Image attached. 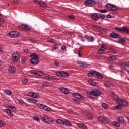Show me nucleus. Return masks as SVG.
I'll use <instances>...</instances> for the list:
<instances>
[{"label":"nucleus","mask_w":129,"mask_h":129,"mask_svg":"<svg viewBox=\"0 0 129 129\" xmlns=\"http://www.w3.org/2000/svg\"><path fill=\"white\" fill-rule=\"evenodd\" d=\"M57 75L59 76V77H68V76H69V74L63 71L58 72L57 73Z\"/></svg>","instance_id":"14"},{"label":"nucleus","mask_w":129,"mask_h":129,"mask_svg":"<svg viewBox=\"0 0 129 129\" xmlns=\"http://www.w3.org/2000/svg\"><path fill=\"white\" fill-rule=\"evenodd\" d=\"M8 109H6L5 110L6 113L9 115V116L12 117L13 116L14 114H13L12 112H14L16 111V108H15V106H8Z\"/></svg>","instance_id":"4"},{"label":"nucleus","mask_w":129,"mask_h":129,"mask_svg":"<svg viewBox=\"0 0 129 129\" xmlns=\"http://www.w3.org/2000/svg\"><path fill=\"white\" fill-rule=\"evenodd\" d=\"M54 64H55V65L56 66H59V65L60 63H59V62H58V61H55L54 62Z\"/></svg>","instance_id":"57"},{"label":"nucleus","mask_w":129,"mask_h":129,"mask_svg":"<svg viewBox=\"0 0 129 129\" xmlns=\"http://www.w3.org/2000/svg\"><path fill=\"white\" fill-rule=\"evenodd\" d=\"M33 119H34V120H36L37 121H39V120H40L39 117L36 116L33 117Z\"/></svg>","instance_id":"50"},{"label":"nucleus","mask_w":129,"mask_h":129,"mask_svg":"<svg viewBox=\"0 0 129 129\" xmlns=\"http://www.w3.org/2000/svg\"><path fill=\"white\" fill-rule=\"evenodd\" d=\"M99 17H100V18H101V19L102 20H104V19L105 18V15L101 14H99Z\"/></svg>","instance_id":"47"},{"label":"nucleus","mask_w":129,"mask_h":129,"mask_svg":"<svg viewBox=\"0 0 129 129\" xmlns=\"http://www.w3.org/2000/svg\"><path fill=\"white\" fill-rule=\"evenodd\" d=\"M19 28L21 30H25V31H30L31 30V27L27 25H21L19 26Z\"/></svg>","instance_id":"15"},{"label":"nucleus","mask_w":129,"mask_h":129,"mask_svg":"<svg viewBox=\"0 0 129 129\" xmlns=\"http://www.w3.org/2000/svg\"><path fill=\"white\" fill-rule=\"evenodd\" d=\"M85 6H95L96 3L93 0H86L84 2Z\"/></svg>","instance_id":"12"},{"label":"nucleus","mask_w":129,"mask_h":129,"mask_svg":"<svg viewBox=\"0 0 129 129\" xmlns=\"http://www.w3.org/2000/svg\"><path fill=\"white\" fill-rule=\"evenodd\" d=\"M43 110H45V111H51V109L46 105H44Z\"/></svg>","instance_id":"30"},{"label":"nucleus","mask_w":129,"mask_h":129,"mask_svg":"<svg viewBox=\"0 0 129 129\" xmlns=\"http://www.w3.org/2000/svg\"><path fill=\"white\" fill-rule=\"evenodd\" d=\"M30 42H31V43H33V44H36L38 43L37 41H35L33 39H30Z\"/></svg>","instance_id":"52"},{"label":"nucleus","mask_w":129,"mask_h":129,"mask_svg":"<svg viewBox=\"0 0 129 129\" xmlns=\"http://www.w3.org/2000/svg\"><path fill=\"white\" fill-rule=\"evenodd\" d=\"M68 18L70 20H74V19H75V16L73 15H71L68 16Z\"/></svg>","instance_id":"46"},{"label":"nucleus","mask_w":129,"mask_h":129,"mask_svg":"<svg viewBox=\"0 0 129 129\" xmlns=\"http://www.w3.org/2000/svg\"><path fill=\"white\" fill-rule=\"evenodd\" d=\"M104 85H105V86H106L107 87H109V86H110V85H111V83H110V82L109 81H106L104 83Z\"/></svg>","instance_id":"38"},{"label":"nucleus","mask_w":129,"mask_h":129,"mask_svg":"<svg viewBox=\"0 0 129 129\" xmlns=\"http://www.w3.org/2000/svg\"><path fill=\"white\" fill-rule=\"evenodd\" d=\"M23 83H27L28 82V80L27 79H25L22 80Z\"/></svg>","instance_id":"54"},{"label":"nucleus","mask_w":129,"mask_h":129,"mask_svg":"<svg viewBox=\"0 0 129 129\" xmlns=\"http://www.w3.org/2000/svg\"><path fill=\"white\" fill-rule=\"evenodd\" d=\"M110 37L113 39H117V38H121V36L119 34H116V33L112 32L110 34Z\"/></svg>","instance_id":"19"},{"label":"nucleus","mask_w":129,"mask_h":129,"mask_svg":"<svg viewBox=\"0 0 129 129\" xmlns=\"http://www.w3.org/2000/svg\"><path fill=\"white\" fill-rule=\"evenodd\" d=\"M4 93H5V94H7V95H11V94H12V92L8 90H5L4 91Z\"/></svg>","instance_id":"40"},{"label":"nucleus","mask_w":129,"mask_h":129,"mask_svg":"<svg viewBox=\"0 0 129 129\" xmlns=\"http://www.w3.org/2000/svg\"><path fill=\"white\" fill-rule=\"evenodd\" d=\"M98 120L100 122H104V123H108L109 122V118L104 116L99 117Z\"/></svg>","instance_id":"7"},{"label":"nucleus","mask_w":129,"mask_h":129,"mask_svg":"<svg viewBox=\"0 0 129 129\" xmlns=\"http://www.w3.org/2000/svg\"><path fill=\"white\" fill-rule=\"evenodd\" d=\"M30 56L32 57V59H31V64L33 65H37V64H39L40 60H39L38 55L35 53H32L30 54Z\"/></svg>","instance_id":"2"},{"label":"nucleus","mask_w":129,"mask_h":129,"mask_svg":"<svg viewBox=\"0 0 129 129\" xmlns=\"http://www.w3.org/2000/svg\"><path fill=\"white\" fill-rule=\"evenodd\" d=\"M118 120L121 123H123L124 122V118L122 116L119 117Z\"/></svg>","instance_id":"32"},{"label":"nucleus","mask_w":129,"mask_h":129,"mask_svg":"<svg viewBox=\"0 0 129 129\" xmlns=\"http://www.w3.org/2000/svg\"><path fill=\"white\" fill-rule=\"evenodd\" d=\"M101 59H104V60H106L107 59V57L105 56H101Z\"/></svg>","instance_id":"58"},{"label":"nucleus","mask_w":129,"mask_h":129,"mask_svg":"<svg viewBox=\"0 0 129 129\" xmlns=\"http://www.w3.org/2000/svg\"><path fill=\"white\" fill-rule=\"evenodd\" d=\"M60 90L64 94H69V90L68 88L62 87L60 88Z\"/></svg>","instance_id":"21"},{"label":"nucleus","mask_w":129,"mask_h":129,"mask_svg":"<svg viewBox=\"0 0 129 129\" xmlns=\"http://www.w3.org/2000/svg\"><path fill=\"white\" fill-rule=\"evenodd\" d=\"M39 6L42 7V8H46V7H47V4L45 2H40Z\"/></svg>","instance_id":"34"},{"label":"nucleus","mask_w":129,"mask_h":129,"mask_svg":"<svg viewBox=\"0 0 129 129\" xmlns=\"http://www.w3.org/2000/svg\"><path fill=\"white\" fill-rule=\"evenodd\" d=\"M33 94L34 92H30L28 93V96H30V97H33Z\"/></svg>","instance_id":"53"},{"label":"nucleus","mask_w":129,"mask_h":129,"mask_svg":"<svg viewBox=\"0 0 129 129\" xmlns=\"http://www.w3.org/2000/svg\"><path fill=\"white\" fill-rule=\"evenodd\" d=\"M113 125H114V126H116L117 127H119V126H120V124L119 122H113Z\"/></svg>","instance_id":"39"},{"label":"nucleus","mask_w":129,"mask_h":129,"mask_svg":"<svg viewBox=\"0 0 129 129\" xmlns=\"http://www.w3.org/2000/svg\"><path fill=\"white\" fill-rule=\"evenodd\" d=\"M121 66H123V67H125L126 66L127 67H129V62H122L120 63Z\"/></svg>","instance_id":"29"},{"label":"nucleus","mask_w":129,"mask_h":129,"mask_svg":"<svg viewBox=\"0 0 129 129\" xmlns=\"http://www.w3.org/2000/svg\"><path fill=\"white\" fill-rule=\"evenodd\" d=\"M91 94L94 96H99L101 94V92L98 89H94L91 92Z\"/></svg>","instance_id":"11"},{"label":"nucleus","mask_w":129,"mask_h":129,"mask_svg":"<svg viewBox=\"0 0 129 129\" xmlns=\"http://www.w3.org/2000/svg\"><path fill=\"white\" fill-rule=\"evenodd\" d=\"M77 126L79 127V128L81 129H86L87 128V126L85 125V124L83 123H79L77 124Z\"/></svg>","instance_id":"20"},{"label":"nucleus","mask_w":129,"mask_h":129,"mask_svg":"<svg viewBox=\"0 0 129 129\" xmlns=\"http://www.w3.org/2000/svg\"><path fill=\"white\" fill-rule=\"evenodd\" d=\"M101 48L98 50L99 54H103L106 51V49H107V45H101Z\"/></svg>","instance_id":"10"},{"label":"nucleus","mask_w":129,"mask_h":129,"mask_svg":"<svg viewBox=\"0 0 129 129\" xmlns=\"http://www.w3.org/2000/svg\"><path fill=\"white\" fill-rule=\"evenodd\" d=\"M9 35L11 37V38H17L20 36V33L17 31H11Z\"/></svg>","instance_id":"13"},{"label":"nucleus","mask_w":129,"mask_h":129,"mask_svg":"<svg viewBox=\"0 0 129 129\" xmlns=\"http://www.w3.org/2000/svg\"><path fill=\"white\" fill-rule=\"evenodd\" d=\"M86 118H87V119H93V117L92 116V115H90V114H87L86 115Z\"/></svg>","instance_id":"37"},{"label":"nucleus","mask_w":129,"mask_h":129,"mask_svg":"<svg viewBox=\"0 0 129 129\" xmlns=\"http://www.w3.org/2000/svg\"><path fill=\"white\" fill-rule=\"evenodd\" d=\"M3 126H4V124H3V121L0 120V127H3Z\"/></svg>","instance_id":"61"},{"label":"nucleus","mask_w":129,"mask_h":129,"mask_svg":"<svg viewBox=\"0 0 129 129\" xmlns=\"http://www.w3.org/2000/svg\"><path fill=\"white\" fill-rule=\"evenodd\" d=\"M28 101L30 103H37L38 102V100L35 98H29L28 99Z\"/></svg>","instance_id":"22"},{"label":"nucleus","mask_w":129,"mask_h":129,"mask_svg":"<svg viewBox=\"0 0 129 129\" xmlns=\"http://www.w3.org/2000/svg\"><path fill=\"white\" fill-rule=\"evenodd\" d=\"M58 49V44H55L53 47L54 50H57Z\"/></svg>","instance_id":"55"},{"label":"nucleus","mask_w":129,"mask_h":129,"mask_svg":"<svg viewBox=\"0 0 129 129\" xmlns=\"http://www.w3.org/2000/svg\"><path fill=\"white\" fill-rule=\"evenodd\" d=\"M91 18L92 20H94V21H98L100 19L99 15H98L96 13H92L91 15Z\"/></svg>","instance_id":"17"},{"label":"nucleus","mask_w":129,"mask_h":129,"mask_svg":"<svg viewBox=\"0 0 129 129\" xmlns=\"http://www.w3.org/2000/svg\"><path fill=\"white\" fill-rule=\"evenodd\" d=\"M112 97H113V98L115 100H116L117 102L118 100L120 99H119V98H118V96H117L115 94H112Z\"/></svg>","instance_id":"31"},{"label":"nucleus","mask_w":129,"mask_h":129,"mask_svg":"<svg viewBox=\"0 0 129 129\" xmlns=\"http://www.w3.org/2000/svg\"><path fill=\"white\" fill-rule=\"evenodd\" d=\"M118 43H119V44H124V43H125V39L123 38H120L118 40Z\"/></svg>","instance_id":"28"},{"label":"nucleus","mask_w":129,"mask_h":129,"mask_svg":"<svg viewBox=\"0 0 129 129\" xmlns=\"http://www.w3.org/2000/svg\"><path fill=\"white\" fill-rule=\"evenodd\" d=\"M4 22H5V20L3 18H0V27L2 26V24H4Z\"/></svg>","instance_id":"51"},{"label":"nucleus","mask_w":129,"mask_h":129,"mask_svg":"<svg viewBox=\"0 0 129 129\" xmlns=\"http://www.w3.org/2000/svg\"><path fill=\"white\" fill-rule=\"evenodd\" d=\"M9 71L10 73H15V72H16V68L14 67H10L9 68Z\"/></svg>","instance_id":"25"},{"label":"nucleus","mask_w":129,"mask_h":129,"mask_svg":"<svg viewBox=\"0 0 129 129\" xmlns=\"http://www.w3.org/2000/svg\"><path fill=\"white\" fill-rule=\"evenodd\" d=\"M117 59V58L116 57V56H110L108 58V61H110L111 62H112V61H116Z\"/></svg>","instance_id":"27"},{"label":"nucleus","mask_w":129,"mask_h":129,"mask_svg":"<svg viewBox=\"0 0 129 129\" xmlns=\"http://www.w3.org/2000/svg\"><path fill=\"white\" fill-rule=\"evenodd\" d=\"M90 42H93V41H94V40L93 39V36H91L90 37V39H89Z\"/></svg>","instance_id":"56"},{"label":"nucleus","mask_w":129,"mask_h":129,"mask_svg":"<svg viewBox=\"0 0 129 129\" xmlns=\"http://www.w3.org/2000/svg\"><path fill=\"white\" fill-rule=\"evenodd\" d=\"M112 51L113 53H114V54H116V53H117L116 50H115L114 49H112Z\"/></svg>","instance_id":"62"},{"label":"nucleus","mask_w":129,"mask_h":129,"mask_svg":"<svg viewBox=\"0 0 129 129\" xmlns=\"http://www.w3.org/2000/svg\"><path fill=\"white\" fill-rule=\"evenodd\" d=\"M30 73H31L32 74H34L35 75H37V76H45V74L44 73V72L40 71L32 70L30 71Z\"/></svg>","instance_id":"5"},{"label":"nucleus","mask_w":129,"mask_h":129,"mask_svg":"<svg viewBox=\"0 0 129 129\" xmlns=\"http://www.w3.org/2000/svg\"><path fill=\"white\" fill-rule=\"evenodd\" d=\"M43 79H45V80H48L49 81H52L55 79V76L46 75L44 76Z\"/></svg>","instance_id":"16"},{"label":"nucleus","mask_w":129,"mask_h":129,"mask_svg":"<svg viewBox=\"0 0 129 129\" xmlns=\"http://www.w3.org/2000/svg\"><path fill=\"white\" fill-rule=\"evenodd\" d=\"M100 31L104 32V33H107V29L101 28Z\"/></svg>","instance_id":"48"},{"label":"nucleus","mask_w":129,"mask_h":129,"mask_svg":"<svg viewBox=\"0 0 129 129\" xmlns=\"http://www.w3.org/2000/svg\"><path fill=\"white\" fill-rule=\"evenodd\" d=\"M47 41L49 43H53L54 44L56 43V40L53 39L48 38L47 39Z\"/></svg>","instance_id":"35"},{"label":"nucleus","mask_w":129,"mask_h":129,"mask_svg":"<svg viewBox=\"0 0 129 129\" xmlns=\"http://www.w3.org/2000/svg\"><path fill=\"white\" fill-rule=\"evenodd\" d=\"M41 119L42 121H44V122H46V123H48L49 122V119H48V117L44 116L43 117H42L41 118Z\"/></svg>","instance_id":"24"},{"label":"nucleus","mask_w":129,"mask_h":129,"mask_svg":"<svg viewBox=\"0 0 129 129\" xmlns=\"http://www.w3.org/2000/svg\"><path fill=\"white\" fill-rule=\"evenodd\" d=\"M67 126H72V124L68 120L63 121V125Z\"/></svg>","instance_id":"26"},{"label":"nucleus","mask_w":129,"mask_h":129,"mask_svg":"<svg viewBox=\"0 0 129 129\" xmlns=\"http://www.w3.org/2000/svg\"><path fill=\"white\" fill-rule=\"evenodd\" d=\"M56 122H57V123H58L59 124L63 125L64 124V121L62 120L61 119L57 120Z\"/></svg>","instance_id":"41"},{"label":"nucleus","mask_w":129,"mask_h":129,"mask_svg":"<svg viewBox=\"0 0 129 129\" xmlns=\"http://www.w3.org/2000/svg\"><path fill=\"white\" fill-rule=\"evenodd\" d=\"M106 9L109 11H116L117 7L113 4H108L106 6Z\"/></svg>","instance_id":"9"},{"label":"nucleus","mask_w":129,"mask_h":129,"mask_svg":"<svg viewBox=\"0 0 129 129\" xmlns=\"http://www.w3.org/2000/svg\"><path fill=\"white\" fill-rule=\"evenodd\" d=\"M117 103H118V105L115 107H113L114 109H120L121 106H127L128 104L126 101L121 99L117 100Z\"/></svg>","instance_id":"1"},{"label":"nucleus","mask_w":129,"mask_h":129,"mask_svg":"<svg viewBox=\"0 0 129 129\" xmlns=\"http://www.w3.org/2000/svg\"><path fill=\"white\" fill-rule=\"evenodd\" d=\"M61 49H62L63 50H66V47H65V46H62Z\"/></svg>","instance_id":"64"},{"label":"nucleus","mask_w":129,"mask_h":129,"mask_svg":"<svg viewBox=\"0 0 129 129\" xmlns=\"http://www.w3.org/2000/svg\"><path fill=\"white\" fill-rule=\"evenodd\" d=\"M13 3L14 4H18V3H19V1H18V0H14V1H13Z\"/></svg>","instance_id":"59"},{"label":"nucleus","mask_w":129,"mask_h":129,"mask_svg":"<svg viewBox=\"0 0 129 129\" xmlns=\"http://www.w3.org/2000/svg\"><path fill=\"white\" fill-rule=\"evenodd\" d=\"M33 98H38L39 97V94L37 93L33 92V95L32 97Z\"/></svg>","instance_id":"43"},{"label":"nucleus","mask_w":129,"mask_h":129,"mask_svg":"<svg viewBox=\"0 0 129 129\" xmlns=\"http://www.w3.org/2000/svg\"><path fill=\"white\" fill-rule=\"evenodd\" d=\"M93 28H94V29H95V30H101V27L98 25H93L92 26Z\"/></svg>","instance_id":"36"},{"label":"nucleus","mask_w":129,"mask_h":129,"mask_svg":"<svg viewBox=\"0 0 129 129\" xmlns=\"http://www.w3.org/2000/svg\"><path fill=\"white\" fill-rule=\"evenodd\" d=\"M99 12L103 14L104 13H107V10L106 9L100 10Z\"/></svg>","instance_id":"49"},{"label":"nucleus","mask_w":129,"mask_h":129,"mask_svg":"<svg viewBox=\"0 0 129 129\" xmlns=\"http://www.w3.org/2000/svg\"><path fill=\"white\" fill-rule=\"evenodd\" d=\"M34 4L35 5H37V6H40V4L41 3V2L38 1V0H33Z\"/></svg>","instance_id":"42"},{"label":"nucleus","mask_w":129,"mask_h":129,"mask_svg":"<svg viewBox=\"0 0 129 129\" xmlns=\"http://www.w3.org/2000/svg\"><path fill=\"white\" fill-rule=\"evenodd\" d=\"M20 58V54L17 52H14L12 55V60L14 63H17Z\"/></svg>","instance_id":"6"},{"label":"nucleus","mask_w":129,"mask_h":129,"mask_svg":"<svg viewBox=\"0 0 129 129\" xmlns=\"http://www.w3.org/2000/svg\"><path fill=\"white\" fill-rule=\"evenodd\" d=\"M22 61L23 63H25V62H26L27 59H26V58H22Z\"/></svg>","instance_id":"60"},{"label":"nucleus","mask_w":129,"mask_h":129,"mask_svg":"<svg viewBox=\"0 0 129 129\" xmlns=\"http://www.w3.org/2000/svg\"><path fill=\"white\" fill-rule=\"evenodd\" d=\"M89 83L90 85H92V86H95L96 84L95 82H93L92 80L89 81Z\"/></svg>","instance_id":"44"},{"label":"nucleus","mask_w":129,"mask_h":129,"mask_svg":"<svg viewBox=\"0 0 129 129\" xmlns=\"http://www.w3.org/2000/svg\"><path fill=\"white\" fill-rule=\"evenodd\" d=\"M38 107L40 109H43L44 108V106H45L44 105H43V104H40V103H38L37 104Z\"/></svg>","instance_id":"33"},{"label":"nucleus","mask_w":129,"mask_h":129,"mask_svg":"<svg viewBox=\"0 0 129 129\" xmlns=\"http://www.w3.org/2000/svg\"><path fill=\"white\" fill-rule=\"evenodd\" d=\"M87 76L89 77H92V76H94V77L98 78V79H102V78H103V76H102L101 74L95 71H92L91 72L87 74Z\"/></svg>","instance_id":"3"},{"label":"nucleus","mask_w":129,"mask_h":129,"mask_svg":"<svg viewBox=\"0 0 129 129\" xmlns=\"http://www.w3.org/2000/svg\"><path fill=\"white\" fill-rule=\"evenodd\" d=\"M73 96L77 98L78 99H80V100H84V97L83 96L79 94V93H74L73 94Z\"/></svg>","instance_id":"18"},{"label":"nucleus","mask_w":129,"mask_h":129,"mask_svg":"<svg viewBox=\"0 0 129 129\" xmlns=\"http://www.w3.org/2000/svg\"><path fill=\"white\" fill-rule=\"evenodd\" d=\"M78 65L80 67H83V68H86L87 67V64L85 62H78Z\"/></svg>","instance_id":"23"},{"label":"nucleus","mask_w":129,"mask_h":129,"mask_svg":"<svg viewBox=\"0 0 129 129\" xmlns=\"http://www.w3.org/2000/svg\"><path fill=\"white\" fill-rule=\"evenodd\" d=\"M102 107H103L104 108H108V106L107 105V104L105 103H103L102 104Z\"/></svg>","instance_id":"45"},{"label":"nucleus","mask_w":129,"mask_h":129,"mask_svg":"<svg viewBox=\"0 0 129 129\" xmlns=\"http://www.w3.org/2000/svg\"><path fill=\"white\" fill-rule=\"evenodd\" d=\"M115 29L117 31L124 32V33H125L126 34H129V28L127 27H116Z\"/></svg>","instance_id":"8"},{"label":"nucleus","mask_w":129,"mask_h":129,"mask_svg":"<svg viewBox=\"0 0 129 129\" xmlns=\"http://www.w3.org/2000/svg\"><path fill=\"white\" fill-rule=\"evenodd\" d=\"M85 38L86 39H87V40H90V37H89V36H88L87 35L85 36Z\"/></svg>","instance_id":"63"}]
</instances>
